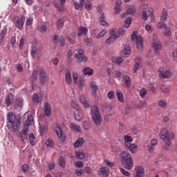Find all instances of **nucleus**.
<instances>
[{"label":"nucleus","instance_id":"1","mask_svg":"<svg viewBox=\"0 0 177 177\" xmlns=\"http://www.w3.org/2000/svg\"><path fill=\"white\" fill-rule=\"evenodd\" d=\"M7 128L8 129H12L13 131H17L20 128V125L21 124V118L20 117L16 115L12 112H9L7 114Z\"/></svg>","mask_w":177,"mask_h":177},{"label":"nucleus","instance_id":"2","mask_svg":"<svg viewBox=\"0 0 177 177\" xmlns=\"http://www.w3.org/2000/svg\"><path fill=\"white\" fill-rule=\"evenodd\" d=\"M159 138L165 143V150H169V147L172 145L171 140L174 139L175 134L173 132L169 133L167 129H162L159 133Z\"/></svg>","mask_w":177,"mask_h":177},{"label":"nucleus","instance_id":"3","mask_svg":"<svg viewBox=\"0 0 177 177\" xmlns=\"http://www.w3.org/2000/svg\"><path fill=\"white\" fill-rule=\"evenodd\" d=\"M120 157L122 165H124L126 169H132L133 167V160L129 153L124 151L120 154Z\"/></svg>","mask_w":177,"mask_h":177},{"label":"nucleus","instance_id":"4","mask_svg":"<svg viewBox=\"0 0 177 177\" xmlns=\"http://www.w3.org/2000/svg\"><path fill=\"white\" fill-rule=\"evenodd\" d=\"M91 118L97 127L102 124V116L100 115V112L99 111V106L94 105L91 110Z\"/></svg>","mask_w":177,"mask_h":177},{"label":"nucleus","instance_id":"5","mask_svg":"<svg viewBox=\"0 0 177 177\" xmlns=\"http://www.w3.org/2000/svg\"><path fill=\"white\" fill-rule=\"evenodd\" d=\"M131 41H133V42H136V46H137V49H138V50H142L143 49V43L142 41V37L140 36H138V34L136 32H133L131 34Z\"/></svg>","mask_w":177,"mask_h":177},{"label":"nucleus","instance_id":"6","mask_svg":"<svg viewBox=\"0 0 177 177\" xmlns=\"http://www.w3.org/2000/svg\"><path fill=\"white\" fill-rule=\"evenodd\" d=\"M13 21L15 27L19 28V30H21L23 26H24V21H26V17L24 15H21L20 17H15L13 19Z\"/></svg>","mask_w":177,"mask_h":177},{"label":"nucleus","instance_id":"7","mask_svg":"<svg viewBox=\"0 0 177 177\" xmlns=\"http://www.w3.org/2000/svg\"><path fill=\"white\" fill-rule=\"evenodd\" d=\"M75 59H77L78 63H86L88 57L84 55V50L79 49L77 53L75 54Z\"/></svg>","mask_w":177,"mask_h":177},{"label":"nucleus","instance_id":"8","mask_svg":"<svg viewBox=\"0 0 177 177\" xmlns=\"http://www.w3.org/2000/svg\"><path fill=\"white\" fill-rule=\"evenodd\" d=\"M158 71L159 73L160 78H170L171 75H172L171 71L168 70L165 71V68L164 67L160 68Z\"/></svg>","mask_w":177,"mask_h":177},{"label":"nucleus","instance_id":"9","mask_svg":"<svg viewBox=\"0 0 177 177\" xmlns=\"http://www.w3.org/2000/svg\"><path fill=\"white\" fill-rule=\"evenodd\" d=\"M135 177H145V167L143 166H137L134 169Z\"/></svg>","mask_w":177,"mask_h":177},{"label":"nucleus","instance_id":"10","mask_svg":"<svg viewBox=\"0 0 177 177\" xmlns=\"http://www.w3.org/2000/svg\"><path fill=\"white\" fill-rule=\"evenodd\" d=\"M55 132L57 138H59L61 140H64V139H66V136L63 132V129H62V127L59 126V124H57V127H55Z\"/></svg>","mask_w":177,"mask_h":177},{"label":"nucleus","instance_id":"11","mask_svg":"<svg viewBox=\"0 0 177 177\" xmlns=\"http://www.w3.org/2000/svg\"><path fill=\"white\" fill-rule=\"evenodd\" d=\"M59 3L56 2V1H53V5L55 6V8H56V9H57L58 12H64V3H66V0H59Z\"/></svg>","mask_w":177,"mask_h":177},{"label":"nucleus","instance_id":"12","mask_svg":"<svg viewBox=\"0 0 177 177\" xmlns=\"http://www.w3.org/2000/svg\"><path fill=\"white\" fill-rule=\"evenodd\" d=\"M153 46L155 49L156 55H158V53H160V50L162 49V46H161V42H160V41L156 39H153Z\"/></svg>","mask_w":177,"mask_h":177},{"label":"nucleus","instance_id":"13","mask_svg":"<svg viewBox=\"0 0 177 177\" xmlns=\"http://www.w3.org/2000/svg\"><path fill=\"white\" fill-rule=\"evenodd\" d=\"M28 127L30 126L27 124L24 125V128L20 133L22 140L27 139V138H28V131H30V128H28Z\"/></svg>","mask_w":177,"mask_h":177},{"label":"nucleus","instance_id":"14","mask_svg":"<svg viewBox=\"0 0 177 177\" xmlns=\"http://www.w3.org/2000/svg\"><path fill=\"white\" fill-rule=\"evenodd\" d=\"M135 64L134 68L133 69V73H136L139 68H142V62L140 57H137L134 59Z\"/></svg>","mask_w":177,"mask_h":177},{"label":"nucleus","instance_id":"15","mask_svg":"<svg viewBox=\"0 0 177 177\" xmlns=\"http://www.w3.org/2000/svg\"><path fill=\"white\" fill-rule=\"evenodd\" d=\"M74 114L75 120H76V121H82V120H84V113H82V111L81 109H76Z\"/></svg>","mask_w":177,"mask_h":177},{"label":"nucleus","instance_id":"16","mask_svg":"<svg viewBox=\"0 0 177 177\" xmlns=\"http://www.w3.org/2000/svg\"><path fill=\"white\" fill-rule=\"evenodd\" d=\"M131 53V46L129 45H126L124 47V50L120 52V55L123 57H128L129 56V54Z\"/></svg>","mask_w":177,"mask_h":177},{"label":"nucleus","instance_id":"17","mask_svg":"<svg viewBox=\"0 0 177 177\" xmlns=\"http://www.w3.org/2000/svg\"><path fill=\"white\" fill-rule=\"evenodd\" d=\"M39 80L41 84H45L46 81H48V76L46 75V73L43 69L39 70Z\"/></svg>","mask_w":177,"mask_h":177},{"label":"nucleus","instance_id":"18","mask_svg":"<svg viewBox=\"0 0 177 177\" xmlns=\"http://www.w3.org/2000/svg\"><path fill=\"white\" fill-rule=\"evenodd\" d=\"M109 168L107 167H101L98 171V175L102 177H107L109 174Z\"/></svg>","mask_w":177,"mask_h":177},{"label":"nucleus","instance_id":"19","mask_svg":"<svg viewBox=\"0 0 177 177\" xmlns=\"http://www.w3.org/2000/svg\"><path fill=\"white\" fill-rule=\"evenodd\" d=\"M90 87L92 90V95L93 96H96V93H97V84H96V82L95 81H91L90 82Z\"/></svg>","mask_w":177,"mask_h":177},{"label":"nucleus","instance_id":"20","mask_svg":"<svg viewBox=\"0 0 177 177\" xmlns=\"http://www.w3.org/2000/svg\"><path fill=\"white\" fill-rule=\"evenodd\" d=\"M86 34H88V28L84 26L78 28L77 37H82V35H85Z\"/></svg>","mask_w":177,"mask_h":177},{"label":"nucleus","instance_id":"21","mask_svg":"<svg viewBox=\"0 0 177 177\" xmlns=\"http://www.w3.org/2000/svg\"><path fill=\"white\" fill-rule=\"evenodd\" d=\"M14 97H15L12 95V93L8 94V96L6 97L5 103L7 107H9V106L12 104Z\"/></svg>","mask_w":177,"mask_h":177},{"label":"nucleus","instance_id":"22","mask_svg":"<svg viewBox=\"0 0 177 177\" xmlns=\"http://www.w3.org/2000/svg\"><path fill=\"white\" fill-rule=\"evenodd\" d=\"M70 129L71 131H73V132H81V126L75 124V123H71L70 124Z\"/></svg>","mask_w":177,"mask_h":177},{"label":"nucleus","instance_id":"23","mask_svg":"<svg viewBox=\"0 0 177 177\" xmlns=\"http://www.w3.org/2000/svg\"><path fill=\"white\" fill-rule=\"evenodd\" d=\"M125 147L130 150L131 153H136L138 151V146L135 144H126Z\"/></svg>","mask_w":177,"mask_h":177},{"label":"nucleus","instance_id":"24","mask_svg":"<svg viewBox=\"0 0 177 177\" xmlns=\"http://www.w3.org/2000/svg\"><path fill=\"white\" fill-rule=\"evenodd\" d=\"M85 143V140L82 138H78L76 142L73 144L75 149H78V147H81L82 145Z\"/></svg>","mask_w":177,"mask_h":177},{"label":"nucleus","instance_id":"25","mask_svg":"<svg viewBox=\"0 0 177 177\" xmlns=\"http://www.w3.org/2000/svg\"><path fill=\"white\" fill-rule=\"evenodd\" d=\"M44 113L47 117H50L52 115V112L50 111V105L48 104L47 102L44 104Z\"/></svg>","mask_w":177,"mask_h":177},{"label":"nucleus","instance_id":"26","mask_svg":"<svg viewBox=\"0 0 177 177\" xmlns=\"http://www.w3.org/2000/svg\"><path fill=\"white\" fill-rule=\"evenodd\" d=\"M65 77L66 84H68V85L71 84V74L69 69L65 70Z\"/></svg>","mask_w":177,"mask_h":177},{"label":"nucleus","instance_id":"27","mask_svg":"<svg viewBox=\"0 0 177 177\" xmlns=\"http://www.w3.org/2000/svg\"><path fill=\"white\" fill-rule=\"evenodd\" d=\"M121 0H118L115 2V6L114 8L115 15H118L121 12Z\"/></svg>","mask_w":177,"mask_h":177},{"label":"nucleus","instance_id":"28","mask_svg":"<svg viewBox=\"0 0 177 177\" xmlns=\"http://www.w3.org/2000/svg\"><path fill=\"white\" fill-rule=\"evenodd\" d=\"M99 23L101 26H107V21H106V17L104 13L101 12V16L99 17Z\"/></svg>","mask_w":177,"mask_h":177},{"label":"nucleus","instance_id":"29","mask_svg":"<svg viewBox=\"0 0 177 177\" xmlns=\"http://www.w3.org/2000/svg\"><path fill=\"white\" fill-rule=\"evenodd\" d=\"M84 5H85V0H80V3H77V1L74 2V6L76 10H79L80 8H82V6H84Z\"/></svg>","mask_w":177,"mask_h":177},{"label":"nucleus","instance_id":"30","mask_svg":"<svg viewBox=\"0 0 177 177\" xmlns=\"http://www.w3.org/2000/svg\"><path fill=\"white\" fill-rule=\"evenodd\" d=\"M109 35L110 37H112L113 38L115 39H118L120 38V36L118 34H117V28H113L109 31Z\"/></svg>","mask_w":177,"mask_h":177},{"label":"nucleus","instance_id":"31","mask_svg":"<svg viewBox=\"0 0 177 177\" xmlns=\"http://www.w3.org/2000/svg\"><path fill=\"white\" fill-rule=\"evenodd\" d=\"M82 71L84 75H92L93 74V69L89 67L84 68Z\"/></svg>","mask_w":177,"mask_h":177},{"label":"nucleus","instance_id":"32","mask_svg":"<svg viewBox=\"0 0 177 177\" xmlns=\"http://www.w3.org/2000/svg\"><path fill=\"white\" fill-rule=\"evenodd\" d=\"M123 80L124 81L126 88H129L131 86V77L128 75H124Z\"/></svg>","mask_w":177,"mask_h":177},{"label":"nucleus","instance_id":"33","mask_svg":"<svg viewBox=\"0 0 177 177\" xmlns=\"http://www.w3.org/2000/svg\"><path fill=\"white\" fill-rule=\"evenodd\" d=\"M37 53H38V48H37V46H33L30 51V55L33 59H35V57H37Z\"/></svg>","mask_w":177,"mask_h":177},{"label":"nucleus","instance_id":"34","mask_svg":"<svg viewBox=\"0 0 177 177\" xmlns=\"http://www.w3.org/2000/svg\"><path fill=\"white\" fill-rule=\"evenodd\" d=\"M168 17V12L166 9H163L162 15L160 17L161 21H167V18Z\"/></svg>","mask_w":177,"mask_h":177},{"label":"nucleus","instance_id":"35","mask_svg":"<svg viewBox=\"0 0 177 177\" xmlns=\"http://www.w3.org/2000/svg\"><path fill=\"white\" fill-rule=\"evenodd\" d=\"M111 60L112 63H115V64H121L124 62V59L121 57H113Z\"/></svg>","mask_w":177,"mask_h":177},{"label":"nucleus","instance_id":"36","mask_svg":"<svg viewBox=\"0 0 177 177\" xmlns=\"http://www.w3.org/2000/svg\"><path fill=\"white\" fill-rule=\"evenodd\" d=\"M116 96L120 102H121L122 103H124V95L122 94V92L118 90L116 91Z\"/></svg>","mask_w":177,"mask_h":177},{"label":"nucleus","instance_id":"37","mask_svg":"<svg viewBox=\"0 0 177 177\" xmlns=\"http://www.w3.org/2000/svg\"><path fill=\"white\" fill-rule=\"evenodd\" d=\"M75 156L79 160H84L85 158V153L82 151H77Z\"/></svg>","mask_w":177,"mask_h":177},{"label":"nucleus","instance_id":"38","mask_svg":"<svg viewBox=\"0 0 177 177\" xmlns=\"http://www.w3.org/2000/svg\"><path fill=\"white\" fill-rule=\"evenodd\" d=\"M80 100L82 104H83L84 107H89V104H88V102H86V100H85V96L81 95L80 97Z\"/></svg>","mask_w":177,"mask_h":177},{"label":"nucleus","instance_id":"39","mask_svg":"<svg viewBox=\"0 0 177 177\" xmlns=\"http://www.w3.org/2000/svg\"><path fill=\"white\" fill-rule=\"evenodd\" d=\"M58 162L62 168H66V160L63 156L59 157Z\"/></svg>","mask_w":177,"mask_h":177},{"label":"nucleus","instance_id":"40","mask_svg":"<svg viewBox=\"0 0 177 177\" xmlns=\"http://www.w3.org/2000/svg\"><path fill=\"white\" fill-rule=\"evenodd\" d=\"M124 146H127V145H129L131 142L133 140V139H132V137L130 136H124Z\"/></svg>","mask_w":177,"mask_h":177},{"label":"nucleus","instance_id":"41","mask_svg":"<svg viewBox=\"0 0 177 177\" xmlns=\"http://www.w3.org/2000/svg\"><path fill=\"white\" fill-rule=\"evenodd\" d=\"M64 26V19H59L57 23V27L58 30H62Z\"/></svg>","mask_w":177,"mask_h":177},{"label":"nucleus","instance_id":"42","mask_svg":"<svg viewBox=\"0 0 177 177\" xmlns=\"http://www.w3.org/2000/svg\"><path fill=\"white\" fill-rule=\"evenodd\" d=\"M136 12V9L135 8V6H130L128 9L127 10V15H133Z\"/></svg>","mask_w":177,"mask_h":177},{"label":"nucleus","instance_id":"43","mask_svg":"<svg viewBox=\"0 0 177 177\" xmlns=\"http://www.w3.org/2000/svg\"><path fill=\"white\" fill-rule=\"evenodd\" d=\"M32 121H34V118L32 117V115L28 114V118L26 120V125H28V127H30L31 125V124H32Z\"/></svg>","mask_w":177,"mask_h":177},{"label":"nucleus","instance_id":"44","mask_svg":"<svg viewBox=\"0 0 177 177\" xmlns=\"http://www.w3.org/2000/svg\"><path fill=\"white\" fill-rule=\"evenodd\" d=\"M112 77L114 78H118V80L121 79V72L120 71H114L112 73Z\"/></svg>","mask_w":177,"mask_h":177},{"label":"nucleus","instance_id":"45","mask_svg":"<svg viewBox=\"0 0 177 177\" xmlns=\"http://www.w3.org/2000/svg\"><path fill=\"white\" fill-rule=\"evenodd\" d=\"M132 21V17H129L126 20L124 23V28H129V26H131V22Z\"/></svg>","mask_w":177,"mask_h":177},{"label":"nucleus","instance_id":"46","mask_svg":"<svg viewBox=\"0 0 177 177\" xmlns=\"http://www.w3.org/2000/svg\"><path fill=\"white\" fill-rule=\"evenodd\" d=\"M105 34H107V30H103L98 35L95 36L96 39H100L102 37H104Z\"/></svg>","mask_w":177,"mask_h":177},{"label":"nucleus","instance_id":"47","mask_svg":"<svg viewBox=\"0 0 177 177\" xmlns=\"http://www.w3.org/2000/svg\"><path fill=\"white\" fill-rule=\"evenodd\" d=\"M165 30L164 32L165 37H171V35H172V33L171 32V28L166 26V28H165Z\"/></svg>","mask_w":177,"mask_h":177},{"label":"nucleus","instance_id":"48","mask_svg":"<svg viewBox=\"0 0 177 177\" xmlns=\"http://www.w3.org/2000/svg\"><path fill=\"white\" fill-rule=\"evenodd\" d=\"M6 34H8V30L6 29V28H4L3 29H2L0 33L1 39H4L5 37H6Z\"/></svg>","mask_w":177,"mask_h":177},{"label":"nucleus","instance_id":"49","mask_svg":"<svg viewBox=\"0 0 177 177\" xmlns=\"http://www.w3.org/2000/svg\"><path fill=\"white\" fill-rule=\"evenodd\" d=\"M46 146H48L49 147H53V146H55V143H53V140L50 138H48L46 143H45Z\"/></svg>","mask_w":177,"mask_h":177},{"label":"nucleus","instance_id":"50","mask_svg":"<svg viewBox=\"0 0 177 177\" xmlns=\"http://www.w3.org/2000/svg\"><path fill=\"white\" fill-rule=\"evenodd\" d=\"M34 140H35V137L34 136V133H32L29 135V142L32 146H34V145H35Z\"/></svg>","mask_w":177,"mask_h":177},{"label":"nucleus","instance_id":"51","mask_svg":"<svg viewBox=\"0 0 177 177\" xmlns=\"http://www.w3.org/2000/svg\"><path fill=\"white\" fill-rule=\"evenodd\" d=\"M158 28L162 30L163 28H167V24L164 21H160L158 24Z\"/></svg>","mask_w":177,"mask_h":177},{"label":"nucleus","instance_id":"52","mask_svg":"<svg viewBox=\"0 0 177 177\" xmlns=\"http://www.w3.org/2000/svg\"><path fill=\"white\" fill-rule=\"evenodd\" d=\"M107 96H108L109 99H110L111 100H113V99H114V97H115V93H114V91H110L108 92Z\"/></svg>","mask_w":177,"mask_h":177},{"label":"nucleus","instance_id":"53","mask_svg":"<svg viewBox=\"0 0 177 177\" xmlns=\"http://www.w3.org/2000/svg\"><path fill=\"white\" fill-rule=\"evenodd\" d=\"M32 100L35 103H38L39 102V95H38L37 93L33 94Z\"/></svg>","mask_w":177,"mask_h":177},{"label":"nucleus","instance_id":"54","mask_svg":"<svg viewBox=\"0 0 177 177\" xmlns=\"http://www.w3.org/2000/svg\"><path fill=\"white\" fill-rule=\"evenodd\" d=\"M158 106H160V107H162L163 109H165L167 107V102H165V100H160L158 102Z\"/></svg>","mask_w":177,"mask_h":177},{"label":"nucleus","instance_id":"55","mask_svg":"<svg viewBox=\"0 0 177 177\" xmlns=\"http://www.w3.org/2000/svg\"><path fill=\"white\" fill-rule=\"evenodd\" d=\"M84 169H75V175H77V176H82V175H84Z\"/></svg>","mask_w":177,"mask_h":177},{"label":"nucleus","instance_id":"56","mask_svg":"<svg viewBox=\"0 0 177 177\" xmlns=\"http://www.w3.org/2000/svg\"><path fill=\"white\" fill-rule=\"evenodd\" d=\"M75 165L76 168H84V163L81 160L76 161Z\"/></svg>","mask_w":177,"mask_h":177},{"label":"nucleus","instance_id":"57","mask_svg":"<svg viewBox=\"0 0 177 177\" xmlns=\"http://www.w3.org/2000/svg\"><path fill=\"white\" fill-rule=\"evenodd\" d=\"M38 30L40 32L44 34V32H46L48 29L46 28V26L41 25V26H39Z\"/></svg>","mask_w":177,"mask_h":177},{"label":"nucleus","instance_id":"58","mask_svg":"<svg viewBox=\"0 0 177 177\" xmlns=\"http://www.w3.org/2000/svg\"><path fill=\"white\" fill-rule=\"evenodd\" d=\"M119 169H120V172L122 174V175H124V176H130L131 174L129 172L127 171L122 167H120Z\"/></svg>","mask_w":177,"mask_h":177},{"label":"nucleus","instance_id":"59","mask_svg":"<svg viewBox=\"0 0 177 177\" xmlns=\"http://www.w3.org/2000/svg\"><path fill=\"white\" fill-rule=\"evenodd\" d=\"M146 95H147V90H146V88H142L140 91V96H141V97H145Z\"/></svg>","mask_w":177,"mask_h":177},{"label":"nucleus","instance_id":"60","mask_svg":"<svg viewBox=\"0 0 177 177\" xmlns=\"http://www.w3.org/2000/svg\"><path fill=\"white\" fill-rule=\"evenodd\" d=\"M115 39H116L115 38H114V37L110 36V37L106 39V44H109L110 45V44H113V42H114V41H115Z\"/></svg>","mask_w":177,"mask_h":177},{"label":"nucleus","instance_id":"61","mask_svg":"<svg viewBox=\"0 0 177 177\" xmlns=\"http://www.w3.org/2000/svg\"><path fill=\"white\" fill-rule=\"evenodd\" d=\"M85 85V81H84V79L80 78L79 80V88L80 89H82L84 88V86Z\"/></svg>","mask_w":177,"mask_h":177},{"label":"nucleus","instance_id":"62","mask_svg":"<svg viewBox=\"0 0 177 177\" xmlns=\"http://www.w3.org/2000/svg\"><path fill=\"white\" fill-rule=\"evenodd\" d=\"M71 106L73 109H75V110H80V106L78 105V103L73 101L71 103Z\"/></svg>","mask_w":177,"mask_h":177},{"label":"nucleus","instance_id":"63","mask_svg":"<svg viewBox=\"0 0 177 177\" xmlns=\"http://www.w3.org/2000/svg\"><path fill=\"white\" fill-rule=\"evenodd\" d=\"M59 41L61 46H64V45H66V39L62 36L59 37Z\"/></svg>","mask_w":177,"mask_h":177},{"label":"nucleus","instance_id":"64","mask_svg":"<svg viewBox=\"0 0 177 177\" xmlns=\"http://www.w3.org/2000/svg\"><path fill=\"white\" fill-rule=\"evenodd\" d=\"M73 78L74 84H77V81H78V73L73 72Z\"/></svg>","mask_w":177,"mask_h":177}]
</instances>
